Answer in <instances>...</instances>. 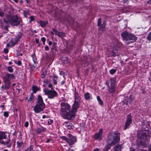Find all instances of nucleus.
I'll return each instance as SVG.
<instances>
[{"mask_svg":"<svg viewBox=\"0 0 151 151\" xmlns=\"http://www.w3.org/2000/svg\"><path fill=\"white\" fill-rule=\"evenodd\" d=\"M131 96V95H130L129 97L127 96L125 97V100H126L127 99H129V103L130 104H131L132 101V99Z\"/></svg>","mask_w":151,"mask_h":151,"instance_id":"7c9ffc66","label":"nucleus"},{"mask_svg":"<svg viewBox=\"0 0 151 151\" xmlns=\"http://www.w3.org/2000/svg\"><path fill=\"white\" fill-rule=\"evenodd\" d=\"M38 88L36 86L32 87L33 91L34 93H35L38 91Z\"/></svg>","mask_w":151,"mask_h":151,"instance_id":"a19ab883","label":"nucleus"},{"mask_svg":"<svg viewBox=\"0 0 151 151\" xmlns=\"http://www.w3.org/2000/svg\"><path fill=\"white\" fill-rule=\"evenodd\" d=\"M80 102L74 101V104L72 106L71 110V115L73 117H74L76 113V112L78 109L80 107Z\"/></svg>","mask_w":151,"mask_h":151,"instance_id":"0eeeda50","label":"nucleus"},{"mask_svg":"<svg viewBox=\"0 0 151 151\" xmlns=\"http://www.w3.org/2000/svg\"><path fill=\"white\" fill-rule=\"evenodd\" d=\"M108 91L110 93L114 92L115 91L114 88L111 87V88L109 89Z\"/></svg>","mask_w":151,"mask_h":151,"instance_id":"f704fd0d","label":"nucleus"},{"mask_svg":"<svg viewBox=\"0 0 151 151\" xmlns=\"http://www.w3.org/2000/svg\"><path fill=\"white\" fill-rule=\"evenodd\" d=\"M37 104L41 106L42 105L45 106V104L43 101L42 98L40 95L38 96Z\"/></svg>","mask_w":151,"mask_h":151,"instance_id":"4468645a","label":"nucleus"},{"mask_svg":"<svg viewBox=\"0 0 151 151\" xmlns=\"http://www.w3.org/2000/svg\"><path fill=\"white\" fill-rule=\"evenodd\" d=\"M41 40L42 41V42L43 43V45L45 44V42L46 41V39L45 37H42L41 38Z\"/></svg>","mask_w":151,"mask_h":151,"instance_id":"8fccbe9b","label":"nucleus"},{"mask_svg":"<svg viewBox=\"0 0 151 151\" xmlns=\"http://www.w3.org/2000/svg\"><path fill=\"white\" fill-rule=\"evenodd\" d=\"M61 138L63 140H65L66 141V139H67V137H66L65 136H62L61 137Z\"/></svg>","mask_w":151,"mask_h":151,"instance_id":"6e6d98bb","label":"nucleus"},{"mask_svg":"<svg viewBox=\"0 0 151 151\" xmlns=\"http://www.w3.org/2000/svg\"><path fill=\"white\" fill-rule=\"evenodd\" d=\"M9 134L6 132H0V143L5 145L7 147H10L12 146L10 142Z\"/></svg>","mask_w":151,"mask_h":151,"instance_id":"7ed1b4c3","label":"nucleus"},{"mask_svg":"<svg viewBox=\"0 0 151 151\" xmlns=\"http://www.w3.org/2000/svg\"><path fill=\"white\" fill-rule=\"evenodd\" d=\"M103 134V130L101 129H99L98 133H96L94 136V138L96 140L98 139L101 140L102 138Z\"/></svg>","mask_w":151,"mask_h":151,"instance_id":"f8f14e48","label":"nucleus"},{"mask_svg":"<svg viewBox=\"0 0 151 151\" xmlns=\"http://www.w3.org/2000/svg\"><path fill=\"white\" fill-rule=\"evenodd\" d=\"M45 74H43V73H42V75H41V77L42 78H43L45 76Z\"/></svg>","mask_w":151,"mask_h":151,"instance_id":"e2e57ef3","label":"nucleus"},{"mask_svg":"<svg viewBox=\"0 0 151 151\" xmlns=\"http://www.w3.org/2000/svg\"><path fill=\"white\" fill-rule=\"evenodd\" d=\"M66 141L70 145H73L76 142V141H73V140H71V139L68 138H67Z\"/></svg>","mask_w":151,"mask_h":151,"instance_id":"bb28decb","label":"nucleus"},{"mask_svg":"<svg viewBox=\"0 0 151 151\" xmlns=\"http://www.w3.org/2000/svg\"><path fill=\"white\" fill-rule=\"evenodd\" d=\"M32 57V60L33 62L35 64L36 63V58L35 57V54H33L31 55Z\"/></svg>","mask_w":151,"mask_h":151,"instance_id":"4c0bfd02","label":"nucleus"},{"mask_svg":"<svg viewBox=\"0 0 151 151\" xmlns=\"http://www.w3.org/2000/svg\"><path fill=\"white\" fill-rule=\"evenodd\" d=\"M10 17V16L9 15H7L6 16V19H5L4 20V22L5 23H9V18Z\"/></svg>","mask_w":151,"mask_h":151,"instance_id":"c85d7f7f","label":"nucleus"},{"mask_svg":"<svg viewBox=\"0 0 151 151\" xmlns=\"http://www.w3.org/2000/svg\"><path fill=\"white\" fill-rule=\"evenodd\" d=\"M35 41L37 44H38L39 43V40L38 39H36Z\"/></svg>","mask_w":151,"mask_h":151,"instance_id":"052dcab7","label":"nucleus"},{"mask_svg":"<svg viewBox=\"0 0 151 151\" xmlns=\"http://www.w3.org/2000/svg\"><path fill=\"white\" fill-rule=\"evenodd\" d=\"M4 52L5 53H7L8 52V50L7 48H4Z\"/></svg>","mask_w":151,"mask_h":151,"instance_id":"5fc2aeb1","label":"nucleus"},{"mask_svg":"<svg viewBox=\"0 0 151 151\" xmlns=\"http://www.w3.org/2000/svg\"><path fill=\"white\" fill-rule=\"evenodd\" d=\"M65 81H62V82L61 83V85H63V84H64V83H65Z\"/></svg>","mask_w":151,"mask_h":151,"instance_id":"338daca9","label":"nucleus"},{"mask_svg":"<svg viewBox=\"0 0 151 151\" xmlns=\"http://www.w3.org/2000/svg\"><path fill=\"white\" fill-rule=\"evenodd\" d=\"M150 125L148 122H146L142 123V130L143 131H147L148 130Z\"/></svg>","mask_w":151,"mask_h":151,"instance_id":"dca6fc26","label":"nucleus"},{"mask_svg":"<svg viewBox=\"0 0 151 151\" xmlns=\"http://www.w3.org/2000/svg\"><path fill=\"white\" fill-rule=\"evenodd\" d=\"M27 13L25 11H24L23 12L24 15L25 17H27Z\"/></svg>","mask_w":151,"mask_h":151,"instance_id":"4d7b16f0","label":"nucleus"},{"mask_svg":"<svg viewBox=\"0 0 151 151\" xmlns=\"http://www.w3.org/2000/svg\"><path fill=\"white\" fill-rule=\"evenodd\" d=\"M4 116L6 117H7L9 116L8 112L7 111H5L4 113Z\"/></svg>","mask_w":151,"mask_h":151,"instance_id":"49530a36","label":"nucleus"},{"mask_svg":"<svg viewBox=\"0 0 151 151\" xmlns=\"http://www.w3.org/2000/svg\"><path fill=\"white\" fill-rule=\"evenodd\" d=\"M53 79V83L55 85H56L57 84V77L55 76H54Z\"/></svg>","mask_w":151,"mask_h":151,"instance_id":"72a5a7b5","label":"nucleus"},{"mask_svg":"<svg viewBox=\"0 0 151 151\" xmlns=\"http://www.w3.org/2000/svg\"><path fill=\"white\" fill-rule=\"evenodd\" d=\"M9 24L12 26H17L22 22V19L20 17H19L17 15H15L13 16H10L9 18Z\"/></svg>","mask_w":151,"mask_h":151,"instance_id":"20e7f679","label":"nucleus"},{"mask_svg":"<svg viewBox=\"0 0 151 151\" xmlns=\"http://www.w3.org/2000/svg\"><path fill=\"white\" fill-rule=\"evenodd\" d=\"M29 125V123L28 122H25L24 126L26 127H28Z\"/></svg>","mask_w":151,"mask_h":151,"instance_id":"864d4df0","label":"nucleus"},{"mask_svg":"<svg viewBox=\"0 0 151 151\" xmlns=\"http://www.w3.org/2000/svg\"><path fill=\"white\" fill-rule=\"evenodd\" d=\"M46 128L43 127H41L40 128H37L35 131L37 134H39L42 132H45L46 131Z\"/></svg>","mask_w":151,"mask_h":151,"instance_id":"f3484780","label":"nucleus"},{"mask_svg":"<svg viewBox=\"0 0 151 151\" xmlns=\"http://www.w3.org/2000/svg\"><path fill=\"white\" fill-rule=\"evenodd\" d=\"M33 149V147L32 146L30 145L29 147L24 151H34Z\"/></svg>","mask_w":151,"mask_h":151,"instance_id":"2f4dec72","label":"nucleus"},{"mask_svg":"<svg viewBox=\"0 0 151 151\" xmlns=\"http://www.w3.org/2000/svg\"><path fill=\"white\" fill-rule=\"evenodd\" d=\"M61 62L62 63L65 64L69 62V59L66 57H62L61 58Z\"/></svg>","mask_w":151,"mask_h":151,"instance_id":"aec40b11","label":"nucleus"},{"mask_svg":"<svg viewBox=\"0 0 151 151\" xmlns=\"http://www.w3.org/2000/svg\"><path fill=\"white\" fill-rule=\"evenodd\" d=\"M14 78H15V76L13 74L7 73L4 76L3 78V81L10 82V81Z\"/></svg>","mask_w":151,"mask_h":151,"instance_id":"9d476101","label":"nucleus"},{"mask_svg":"<svg viewBox=\"0 0 151 151\" xmlns=\"http://www.w3.org/2000/svg\"><path fill=\"white\" fill-rule=\"evenodd\" d=\"M122 148V145H117L115 146L114 148V151H121Z\"/></svg>","mask_w":151,"mask_h":151,"instance_id":"a211bd4d","label":"nucleus"},{"mask_svg":"<svg viewBox=\"0 0 151 151\" xmlns=\"http://www.w3.org/2000/svg\"><path fill=\"white\" fill-rule=\"evenodd\" d=\"M97 100L99 103L101 105H102L103 104V101L101 100V98H100L99 96H97Z\"/></svg>","mask_w":151,"mask_h":151,"instance_id":"c756f323","label":"nucleus"},{"mask_svg":"<svg viewBox=\"0 0 151 151\" xmlns=\"http://www.w3.org/2000/svg\"><path fill=\"white\" fill-rule=\"evenodd\" d=\"M75 92L74 93L75 95V101H76L80 102L81 101V97L80 96H79L78 93L77 92H76L75 91L76 90H75Z\"/></svg>","mask_w":151,"mask_h":151,"instance_id":"6ab92c4d","label":"nucleus"},{"mask_svg":"<svg viewBox=\"0 0 151 151\" xmlns=\"http://www.w3.org/2000/svg\"><path fill=\"white\" fill-rule=\"evenodd\" d=\"M68 137H69V138H70L71 137H72L73 138V141H76V138L73 136L71 134H68Z\"/></svg>","mask_w":151,"mask_h":151,"instance_id":"58836bf2","label":"nucleus"},{"mask_svg":"<svg viewBox=\"0 0 151 151\" xmlns=\"http://www.w3.org/2000/svg\"><path fill=\"white\" fill-rule=\"evenodd\" d=\"M129 34L127 32H124L122 33L121 34V36L124 40H126Z\"/></svg>","mask_w":151,"mask_h":151,"instance_id":"4be33fe9","label":"nucleus"},{"mask_svg":"<svg viewBox=\"0 0 151 151\" xmlns=\"http://www.w3.org/2000/svg\"><path fill=\"white\" fill-rule=\"evenodd\" d=\"M106 24V22L104 21L103 22V23L101 25V26L98 29V30L100 31L101 30V31H103L105 27V26Z\"/></svg>","mask_w":151,"mask_h":151,"instance_id":"393cba45","label":"nucleus"},{"mask_svg":"<svg viewBox=\"0 0 151 151\" xmlns=\"http://www.w3.org/2000/svg\"><path fill=\"white\" fill-rule=\"evenodd\" d=\"M40 25L42 27H45L47 24V22H44L42 21H40Z\"/></svg>","mask_w":151,"mask_h":151,"instance_id":"a878e982","label":"nucleus"},{"mask_svg":"<svg viewBox=\"0 0 151 151\" xmlns=\"http://www.w3.org/2000/svg\"><path fill=\"white\" fill-rule=\"evenodd\" d=\"M43 91L45 94L48 96V98L50 99H53L57 96V92L53 88L50 90L45 88L43 90Z\"/></svg>","mask_w":151,"mask_h":151,"instance_id":"423d86ee","label":"nucleus"},{"mask_svg":"<svg viewBox=\"0 0 151 151\" xmlns=\"http://www.w3.org/2000/svg\"><path fill=\"white\" fill-rule=\"evenodd\" d=\"M101 19L100 18L98 19V26L101 27Z\"/></svg>","mask_w":151,"mask_h":151,"instance_id":"ea45409f","label":"nucleus"},{"mask_svg":"<svg viewBox=\"0 0 151 151\" xmlns=\"http://www.w3.org/2000/svg\"><path fill=\"white\" fill-rule=\"evenodd\" d=\"M132 123V116L131 113L129 114L127 116V121L125 122L124 129L126 130Z\"/></svg>","mask_w":151,"mask_h":151,"instance_id":"6e6552de","label":"nucleus"},{"mask_svg":"<svg viewBox=\"0 0 151 151\" xmlns=\"http://www.w3.org/2000/svg\"><path fill=\"white\" fill-rule=\"evenodd\" d=\"M67 128L68 129H71L72 128V127L71 125L70 124V125H69V126Z\"/></svg>","mask_w":151,"mask_h":151,"instance_id":"680f3d73","label":"nucleus"},{"mask_svg":"<svg viewBox=\"0 0 151 151\" xmlns=\"http://www.w3.org/2000/svg\"><path fill=\"white\" fill-rule=\"evenodd\" d=\"M22 35L21 33L20 32H19L17 36V37L15 39L16 41L17 42L19 40L21 37Z\"/></svg>","mask_w":151,"mask_h":151,"instance_id":"cd10ccee","label":"nucleus"},{"mask_svg":"<svg viewBox=\"0 0 151 151\" xmlns=\"http://www.w3.org/2000/svg\"><path fill=\"white\" fill-rule=\"evenodd\" d=\"M70 124L69 122H65L64 123V124L63 125H65V126L67 128H68V127L70 125V124Z\"/></svg>","mask_w":151,"mask_h":151,"instance_id":"c03bdc74","label":"nucleus"},{"mask_svg":"<svg viewBox=\"0 0 151 151\" xmlns=\"http://www.w3.org/2000/svg\"><path fill=\"white\" fill-rule=\"evenodd\" d=\"M112 145L107 143L103 150V151H108L110 149Z\"/></svg>","mask_w":151,"mask_h":151,"instance_id":"b1692460","label":"nucleus"},{"mask_svg":"<svg viewBox=\"0 0 151 151\" xmlns=\"http://www.w3.org/2000/svg\"><path fill=\"white\" fill-rule=\"evenodd\" d=\"M52 30L54 32L55 34L59 37L63 38L65 36V34L64 32H59L56 29H54Z\"/></svg>","mask_w":151,"mask_h":151,"instance_id":"2eb2a0df","label":"nucleus"},{"mask_svg":"<svg viewBox=\"0 0 151 151\" xmlns=\"http://www.w3.org/2000/svg\"><path fill=\"white\" fill-rule=\"evenodd\" d=\"M4 84L2 85L1 87V88L3 90H6L9 89L10 88L11 82H8L5 81H3Z\"/></svg>","mask_w":151,"mask_h":151,"instance_id":"ddd939ff","label":"nucleus"},{"mask_svg":"<svg viewBox=\"0 0 151 151\" xmlns=\"http://www.w3.org/2000/svg\"><path fill=\"white\" fill-rule=\"evenodd\" d=\"M148 4H151V0H149L147 2Z\"/></svg>","mask_w":151,"mask_h":151,"instance_id":"774afa93","label":"nucleus"},{"mask_svg":"<svg viewBox=\"0 0 151 151\" xmlns=\"http://www.w3.org/2000/svg\"><path fill=\"white\" fill-rule=\"evenodd\" d=\"M8 70L10 73H12L13 71V70L11 66H9L7 68Z\"/></svg>","mask_w":151,"mask_h":151,"instance_id":"c9c22d12","label":"nucleus"},{"mask_svg":"<svg viewBox=\"0 0 151 151\" xmlns=\"http://www.w3.org/2000/svg\"><path fill=\"white\" fill-rule=\"evenodd\" d=\"M45 50L48 51L49 50V48L48 46H45Z\"/></svg>","mask_w":151,"mask_h":151,"instance_id":"13d9d810","label":"nucleus"},{"mask_svg":"<svg viewBox=\"0 0 151 151\" xmlns=\"http://www.w3.org/2000/svg\"><path fill=\"white\" fill-rule=\"evenodd\" d=\"M29 18L30 19V22H31L32 21H33L34 20V18L33 16H31Z\"/></svg>","mask_w":151,"mask_h":151,"instance_id":"603ef678","label":"nucleus"},{"mask_svg":"<svg viewBox=\"0 0 151 151\" xmlns=\"http://www.w3.org/2000/svg\"><path fill=\"white\" fill-rule=\"evenodd\" d=\"M91 96V94L88 92H87L84 94V98L85 100H90Z\"/></svg>","mask_w":151,"mask_h":151,"instance_id":"412c9836","label":"nucleus"},{"mask_svg":"<svg viewBox=\"0 0 151 151\" xmlns=\"http://www.w3.org/2000/svg\"><path fill=\"white\" fill-rule=\"evenodd\" d=\"M17 147L19 148L20 149L21 148H22L24 147V144L22 142H19L17 141Z\"/></svg>","mask_w":151,"mask_h":151,"instance_id":"5701e85b","label":"nucleus"},{"mask_svg":"<svg viewBox=\"0 0 151 151\" xmlns=\"http://www.w3.org/2000/svg\"><path fill=\"white\" fill-rule=\"evenodd\" d=\"M120 133L117 131L110 132L107 136L106 142L111 145L118 143L120 141Z\"/></svg>","mask_w":151,"mask_h":151,"instance_id":"f257e3e1","label":"nucleus"},{"mask_svg":"<svg viewBox=\"0 0 151 151\" xmlns=\"http://www.w3.org/2000/svg\"><path fill=\"white\" fill-rule=\"evenodd\" d=\"M53 121L51 119H49L48 120V125H50L53 123Z\"/></svg>","mask_w":151,"mask_h":151,"instance_id":"de8ad7c7","label":"nucleus"},{"mask_svg":"<svg viewBox=\"0 0 151 151\" xmlns=\"http://www.w3.org/2000/svg\"><path fill=\"white\" fill-rule=\"evenodd\" d=\"M60 114L65 119L73 117L71 115V110L70 106L68 104L62 102L61 104Z\"/></svg>","mask_w":151,"mask_h":151,"instance_id":"f03ea898","label":"nucleus"},{"mask_svg":"<svg viewBox=\"0 0 151 151\" xmlns=\"http://www.w3.org/2000/svg\"><path fill=\"white\" fill-rule=\"evenodd\" d=\"M147 38L148 40H151V32L148 34Z\"/></svg>","mask_w":151,"mask_h":151,"instance_id":"37998d69","label":"nucleus"},{"mask_svg":"<svg viewBox=\"0 0 151 151\" xmlns=\"http://www.w3.org/2000/svg\"><path fill=\"white\" fill-rule=\"evenodd\" d=\"M93 151H100V150L98 148H96Z\"/></svg>","mask_w":151,"mask_h":151,"instance_id":"69168bd1","label":"nucleus"},{"mask_svg":"<svg viewBox=\"0 0 151 151\" xmlns=\"http://www.w3.org/2000/svg\"><path fill=\"white\" fill-rule=\"evenodd\" d=\"M34 96L33 94L32 93H31L29 99L28 100V103H30L31 101H32L34 99Z\"/></svg>","mask_w":151,"mask_h":151,"instance_id":"473e14b6","label":"nucleus"},{"mask_svg":"<svg viewBox=\"0 0 151 151\" xmlns=\"http://www.w3.org/2000/svg\"><path fill=\"white\" fill-rule=\"evenodd\" d=\"M48 87L50 88H52V84H49V86H48Z\"/></svg>","mask_w":151,"mask_h":151,"instance_id":"0e129e2a","label":"nucleus"},{"mask_svg":"<svg viewBox=\"0 0 151 151\" xmlns=\"http://www.w3.org/2000/svg\"><path fill=\"white\" fill-rule=\"evenodd\" d=\"M116 69H112L110 70L109 72L111 74L113 75L116 73Z\"/></svg>","mask_w":151,"mask_h":151,"instance_id":"e433bc0d","label":"nucleus"},{"mask_svg":"<svg viewBox=\"0 0 151 151\" xmlns=\"http://www.w3.org/2000/svg\"><path fill=\"white\" fill-rule=\"evenodd\" d=\"M8 27H9L8 26H7L4 27V29H5L7 31H9V30L8 29Z\"/></svg>","mask_w":151,"mask_h":151,"instance_id":"bf43d9fd","label":"nucleus"},{"mask_svg":"<svg viewBox=\"0 0 151 151\" xmlns=\"http://www.w3.org/2000/svg\"><path fill=\"white\" fill-rule=\"evenodd\" d=\"M111 87L112 88L115 87V81L113 80H111Z\"/></svg>","mask_w":151,"mask_h":151,"instance_id":"79ce46f5","label":"nucleus"},{"mask_svg":"<svg viewBox=\"0 0 151 151\" xmlns=\"http://www.w3.org/2000/svg\"><path fill=\"white\" fill-rule=\"evenodd\" d=\"M14 62L16 64L19 65H21L22 64V62L20 60H18V61L15 60Z\"/></svg>","mask_w":151,"mask_h":151,"instance_id":"a18cd8bd","label":"nucleus"},{"mask_svg":"<svg viewBox=\"0 0 151 151\" xmlns=\"http://www.w3.org/2000/svg\"><path fill=\"white\" fill-rule=\"evenodd\" d=\"M138 137L140 139V143L141 145H144L148 143L150 139V137L148 132H142L141 134L138 133Z\"/></svg>","mask_w":151,"mask_h":151,"instance_id":"39448f33","label":"nucleus"},{"mask_svg":"<svg viewBox=\"0 0 151 151\" xmlns=\"http://www.w3.org/2000/svg\"><path fill=\"white\" fill-rule=\"evenodd\" d=\"M0 16L3 17L4 16V13L2 11H0Z\"/></svg>","mask_w":151,"mask_h":151,"instance_id":"3c124183","label":"nucleus"},{"mask_svg":"<svg viewBox=\"0 0 151 151\" xmlns=\"http://www.w3.org/2000/svg\"><path fill=\"white\" fill-rule=\"evenodd\" d=\"M137 37L135 36L134 35L129 34L126 40L129 41L127 42V44H128L130 43H132L135 42L137 40Z\"/></svg>","mask_w":151,"mask_h":151,"instance_id":"1a4fd4ad","label":"nucleus"},{"mask_svg":"<svg viewBox=\"0 0 151 151\" xmlns=\"http://www.w3.org/2000/svg\"><path fill=\"white\" fill-rule=\"evenodd\" d=\"M124 101H125L124 102V103L126 104V105H128L129 103V99H127L126 100L125 99V98H124Z\"/></svg>","mask_w":151,"mask_h":151,"instance_id":"09e8293b","label":"nucleus"},{"mask_svg":"<svg viewBox=\"0 0 151 151\" xmlns=\"http://www.w3.org/2000/svg\"><path fill=\"white\" fill-rule=\"evenodd\" d=\"M45 107L42 105L41 106L36 104L34 108V110L35 113H39L43 111Z\"/></svg>","mask_w":151,"mask_h":151,"instance_id":"9b49d317","label":"nucleus"}]
</instances>
